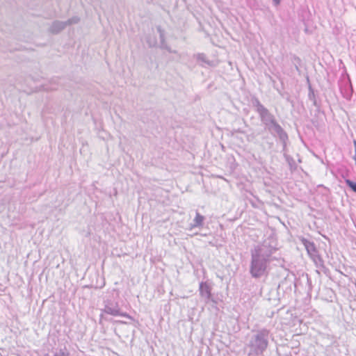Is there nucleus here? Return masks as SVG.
Returning a JSON list of instances; mask_svg holds the SVG:
<instances>
[{
    "instance_id": "f257e3e1",
    "label": "nucleus",
    "mask_w": 356,
    "mask_h": 356,
    "mask_svg": "<svg viewBox=\"0 0 356 356\" xmlns=\"http://www.w3.org/2000/svg\"><path fill=\"white\" fill-rule=\"evenodd\" d=\"M266 268L264 264L259 262L257 260H253L252 262L250 272L253 277H258L264 274Z\"/></svg>"
},
{
    "instance_id": "39448f33",
    "label": "nucleus",
    "mask_w": 356,
    "mask_h": 356,
    "mask_svg": "<svg viewBox=\"0 0 356 356\" xmlns=\"http://www.w3.org/2000/svg\"><path fill=\"white\" fill-rule=\"evenodd\" d=\"M302 242L305 245L307 243V241L306 239H302Z\"/></svg>"
},
{
    "instance_id": "f03ea898",
    "label": "nucleus",
    "mask_w": 356,
    "mask_h": 356,
    "mask_svg": "<svg viewBox=\"0 0 356 356\" xmlns=\"http://www.w3.org/2000/svg\"><path fill=\"white\" fill-rule=\"evenodd\" d=\"M195 225L200 226L202 225L204 221V217L201 216L200 213H197L195 218Z\"/></svg>"
},
{
    "instance_id": "7ed1b4c3",
    "label": "nucleus",
    "mask_w": 356,
    "mask_h": 356,
    "mask_svg": "<svg viewBox=\"0 0 356 356\" xmlns=\"http://www.w3.org/2000/svg\"><path fill=\"white\" fill-rule=\"evenodd\" d=\"M346 183L354 192L356 193V182L346 179Z\"/></svg>"
},
{
    "instance_id": "20e7f679",
    "label": "nucleus",
    "mask_w": 356,
    "mask_h": 356,
    "mask_svg": "<svg viewBox=\"0 0 356 356\" xmlns=\"http://www.w3.org/2000/svg\"><path fill=\"white\" fill-rule=\"evenodd\" d=\"M275 5H279L280 3V0H273Z\"/></svg>"
}]
</instances>
